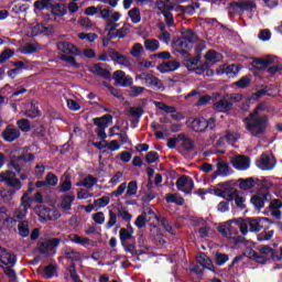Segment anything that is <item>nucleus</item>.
<instances>
[{"label":"nucleus","instance_id":"nucleus-1","mask_svg":"<svg viewBox=\"0 0 282 282\" xmlns=\"http://www.w3.org/2000/svg\"><path fill=\"white\" fill-rule=\"evenodd\" d=\"M242 100L243 95L241 94L225 95L221 99L214 102L213 108L218 113H228V111H232V105H235V102H241Z\"/></svg>","mask_w":282,"mask_h":282},{"label":"nucleus","instance_id":"nucleus-2","mask_svg":"<svg viewBox=\"0 0 282 282\" xmlns=\"http://www.w3.org/2000/svg\"><path fill=\"white\" fill-rule=\"evenodd\" d=\"M187 127L196 133H204L207 129H215L217 127V119L215 117H210L209 119L204 117L189 118L187 120Z\"/></svg>","mask_w":282,"mask_h":282},{"label":"nucleus","instance_id":"nucleus-3","mask_svg":"<svg viewBox=\"0 0 282 282\" xmlns=\"http://www.w3.org/2000/svg\"><path fill=\"white\" fill-rule=\"evenodd\" d=\"M197 41V34L192 30H186L183 36L175 42V47H178L183 56H188V51L193 50V45Z\"/></svg>","mask_w":282,"mask_h":282},{"label":"nucleus","instance_id":"nucleus-4","mask_svg":"<svg viewBox=\"0 0 282 282\" xmlns=\"http://www.w3.org/2000/svg\"><path fill=\"white\" fill-rule=\"evenodd\" d=\"M230 224H236L239 228L241 235L246 237L248 235V219L239 217L234 220H229L227 225L218 227V231L224 235V237H230Z\"/></svg>","mask_w":282,"mask_h":282},{"label":"nucleus","instance_id":"nucleus-5","mask_svg":"<svg viewBox=\"0 0 282 282\" xmlns=\"http://www.w3.org/2000/svg\"><path fill=\"white\" fill-rule=\"evenodd\" d=\"M143 216H145L147 221L151 224V226H155V221L159 224V226H162L166 232H170V235H175V230L173 229L172 226H170L169 220L166 218H160L153 212L151 208H147L145 212L143 213Z\"/></svg>","mask_w":282,"mask_h":282},{"label":"nucleus","instance_id":"nucleus-6","mask_svg":"<svg viewBox=\"0 0 282 282\" xmlns=\"http://www.w3.org/2000/svg\"><path fill=\"white\" fill-rule=\"evenodd\" d=\"M267 129L268 116L257 117L252 122L248 123V131L251 132V135H254V138H261Z\"/></svg>","mask_w":282,"mask_h":282},{"label":"nucleus","instance_id":"nucleus-7","mask_svg":"<svg viewBox=\"0 0 282 282\" xmlns=\"http://www.w3.org/2000/svg\"><path fill=\"white\" fill-rule=\"evenodd\" d=\"M249 69H257L258 72H265L270 65H274V56L268 55L265 57H248Z\"/></svg>","mask_w":282,"mask_h":282},{"label":"nucleus","instance_id":"nucleus-8","mask_svg":"<svg viewBox=\"0 0 282 282\" xmlns=\"http://www.w3.org/2000/svg\"><path fill=\"white\" fill-rule=\"evenodd\" d=\"M256 166L260 171H274L276 167V158L272 153L264 152L260 155L259 160L256 161Z\"/></svg>","mask_w":282,"mask_h":282},{"label":"nucleus","instance_id":"nucleus-9","mask_svg":"<svg viewBox=\"0 0 282 282\" xmlns=\"http://www.w3.org/2000/svg\"><path fill=\"white\" fill-rule=\"evenodd\" d=\"M61 245V239L52 238L37 243V250L41 254H56V248Z\"/></svg>","mask_w":282,"mask_h":282},{"label":"nucleus","instance_id":"nucleus-10","mask_svg":"<svg viewBox=\"0 0 282 282\" xmlns=\"http://www.w3.org/2000/svg\"><path fill=\"white\" fill-rule=\"evenodd\" d=\"M271 195L270 189H264L262 192H257L250 199L253 208L256 210H261L265 206V202H270Z\"/></svg>","mask_w":282,"mask_h":282},{"label":"nucleus","instance_id":"nucleus-11","mask_svg":"<svg viewBox=\"0 0 282 282\" xmlns=\"http://www.w3.org/2000/svg\"><path fill=\"white\" fill-rule=\"evenodd\" d=\"M268 180L265 177L259 178L254 176L248 177V191L249 193H261L268 189Z\"/></svg>","mask_w":282,"mask_h":282},{"label":"nucleus","instance_id":"nucleus-12","mask_svg":"<svg viewBox=\"0 0 282 282\" xmlns=\"http://www.w3.org/2000/svg\"><path fill=\"white\" fill-rule=\"evenodd\" d=\"M176 188L185 195H191L193 193V188H195V182L191 176L183 175L176 181Z\"/></svg>","mask_w":282,"mask_h":282},{"label":"nucleus","instance_id":"nucleus-13","mask_svg":"<svg viewBox=\"0 0 282 282\" xmlns=\"http://www.w3.org/2000/svg\"><path fill=\"white\" fill-rule=\"evenodd\" d=\"M0 182H6L8 186H11L12 188H15V191H21V187L23 186L21 184V181L17 178V174L12 171H7L0 174Z\"/></svg>","mask_w":282,"mask_h":282},{"label":"nucleus","instance_id":"nucleus-14","mask_svg":"<svg viewBox=\"0 0 282 282\" xmlns=\"http://www.w3.org/2000/svg\"><path fill=\"white\" fill-rule=\"evenodd\" d=\"M30 202L31 199L28 196V193H24L21 198V204L19 208L13 214L14 219H25V216L28 215V209L32 206Z\"/></svg>","mask_w":282,"mask_h":282},{"label":"nucleus","instance_id":"nucleus-15","mask_svg":"<svg viewBox=\"0 0 282 282\" xmlns=\"http://www.w3.org/2000/svg\"><path fill=\"white\" fill-rule=\"evenodd\" d=\"M61 218V212L57 209H47L42 208L39 214V219L41 224H45V221H56V219Z\"/></svg>","mask_w":282,"mask_h":282},{"label":"nucleus","instance_id":"nucleus-16","mask_svg":"<svg viewBox=\"0 0 282 282\" xmlns=\"http://www.w3.org/2000/svg\"><path fill=\"white\" fill-rule=\"evenodd\" d=\"M122 19V13L115 11L111 13L110 19L106 22V32H108L109 39H115L116 36V29L113 28V23H118V20Z\"/></svg>","mask_w":282,"mask_h":282},{"label":"nucleus","instance_id":"nucleus-17","mask_svg":"<svg viewBox=\"0 0 282 282\" xmlns=\"http://www.w3.org/2000/svg\"><path fill=\"white\" fill-rule=\"evenodd\" d=\"M112 78L119 87H129L133 85V78L127 77V74L123 70H116Z\"/></svg>","mask_w":282,"mask_h":282},{"label":"nucleus","instance_id":"nucleus-18","mask_svg":"<svg viewBox=\"0 0 282 282\" xmlns=\"http://www.w3.org/2000/svg\"><path fill=\"white\" fill-rule=\"evenodd\" d=\"M108 56L117 63L118 65H121V67H131V59L117 51L109 50L108 51Z\"/></svg>","mask_w":282,"mask_h":282},{"label":"nucleus","instance_id":"nucleus-19","mask_svg":"<svg viewBox=\"0 0 282 282\" xmlns=\"http://www.w3.org/2000/svg\"><path fill=\"white\" fill-rule=\"evenodd\" d=\"M221 186V191L220 193L216 192V195H218L219 197H224V199H227V202H232V199H235V197L237 196V188L223 183L220 184Z\"/></svg>","mask_w":282,"mask_h":282},{"label":"nucleus","instance_id":"nucleus-20","mask_svg":"<svg viewBox=\"0 0 282 282\" xmlns=\"http://www.w3.org/2000/svg\"><path fill=\"white\" fill-rule=\"evenodd\" d=\"M216 74L218 76H221L223 74H226L229 78H234L236 74H239V65L237 64H224L220 66L217 70Z\"/></svg>","mask_w":282,"mask_h":282},{"label":"nucleus","instance_id":"nucleus-21","mask_svg":"<svg viewBox=\"0 0 282 282\" xmlns=\"http://www.w3.org/2000/svg\"><path fill=\"white\" fill-rule=\"evenodd\" d=\"M15 264L17 256L8 250H2L0 254V268H3V265H9V268H13V265Z\"/></svg>","mask_w":282,"mask_h":282},{"label":"nucleus","instance_id":"nucleus-22","mask_svg":"<svg viewBox=\"0 0 282 282\" xmlns=\"http://www.w3.org/2000/svg\"><path fill=\"white\" fill-rule=\"evenodd\" d=\"M224 57L220 55L219 52L216 51H208L205 54V65L203 66V69H208V67H210V65H215V63H219V61H221Z\"/></svg>","mask_w":282,"mask_h":282},{"label":"nucleus","instance_id":"nucleus-23","mask_svg":"<svg viewBox=\"0 0 282 282\" xmlns=\"http://www.w3.org/2000/svg\"><path fill=\"white\" fill-rule=\"evenodd\" d=\"M231 166L237 171H247L248 169V158L245 155L238 154L230 159Z\"/></svg>","mask_w":282,"mask_h":282},{"label":"nucleus","instance_id":"nucleus-24","mask_svg":"<svg viewBox=\"0 0 282 282\" xmlns=\"http://www.w3.org/2000/svg\"><path fill=\"white\" fill-rule=\"evenodd\" d=\"M20 135L21 132L19 129L14 128V126L7 127L2 132V138L6 140V142H14V140H18Z\"/></svg>","mask_w":282,"mask_h":282},{"label":"nucleus","instance_id":"nucleus-25","mask_svg":"<svg viewBox=\"0 0 282 282\" xmlns=\"http://www.w3.org/2000/svg\"><path fill=\"white\" fill-rule=\"evenodd\" d=\"M260 254L269 259V261H281L279 258V251L272 249L270 246H263L259 249Z\"/></svg>","mask_w":282,"mask_h":282},{"label":"nucleus","instance_id":"nucleus-26","mask_svg":"<svg viewBox=\"0 0 282 282\" xmlns=\"http://www.w3.org/2000/svg\"><path fill=\"white\" fill-rule=\"evenodd\" d=\"M119 239H120L121 246H124V243L129 241H135V237H133V228L131 227L121 228L119 231Z\"/></svg>","mask_w":282,"mask_h":282},{"label":"nucleus","instance_id":"nucleus-27","mask_svg":"<svg viewBox=\"0 0 282 282\" xmlns=\"http://www.w3.org/2000/svg\"><path fill=\"white\" fill-rule=\"evenodd\" d=\"M69 241L72 243H78L79 246H83V248H89V246H94V241L87 237H80L76 234H70L68 236Z\"/></svg>","mask_w":282,"mask_h":282},{"label":"nucleus","instance_id":"nucleus-28","mask_svg":"<svg viewBox=\"0 0 282 282\" xmlns=\"http://www.w3.org/2000/svg\"><path fill=\"white\" fill-rule=\"evenodd\" d=\"M161 74H166L169 72H175L180 69V63L177 61L164 62L158 66Z\"/></svg>","mask_w":282,"mask_h":282},{"label":"nucleus","instance_id":"nucleus-29","mask_svg":"<svg viewBox=\"0 0 282 282\" xmlns=\"http://www.w3.org/2000/svg\"><path fill=\"white\" fill-rule=\"evenodd\" d=\"M197 263L202 265L203 268H206L207 270H210L212 272H215V267L213 265V260L206 256V253L200 252L196 257Z\"/></svg>","mask_w":282,"mask_h":282},{"label":"nucleus","instance_id":"nucleus-30","mask_svg":"<svg viewBox=\"0 0 282 282\" xmlns=\"http://www.w3.org/2000/svg\"><path fill=\"white\" fill-rule=\"evenodd\" d=\"M186 100H188V98H194V100H198L197 101V107H202L204 105H207V102H210V96H199V93L197 90H193L192 93L186 95Z\"/></svg>","mask_w":282,"mask_h":282},{"label":"nucleus","instance_id":"nucleus-31","mask_svg":"<svg viewBox=\"0 0 282 282\" xmlns=\"http://www.w3.org/2000/svg\"><path fill=\"white\" fill-rule=\"evenodd\" d=\"M57 50L63 52V54H78V47L69 42L57 43Z\"/></svg>","mask_w":282,"mask_h":282},{"label":"nucleus","instance_id":"nucleus-32","mask_svg":"<svg viewBox=\"0 0 282 282\" xmlns=\"http://www.w3.org/2000/svg\"><path fill=\"white\" fill-rule=\"evenodd\" d=\"M51 14H53V17H57L58 19L65 17V14H67V6H65V3L51 4Z\"/></svg>","mask_w":282,"mask_h":282},{"label":"nucleus","instance_id":"nucleus-33","mask_svg":"<svg viewBox=\"0 0 282 282\" xmlns=\"http://www.w3.org/2000/svg\"><path fill=\"white\" fill-rule=\"evenodd\" d=\"M111 122H113V117H111V115H105L101 118L94 119V124H96L98 129H107Z\"/></svg>","mask_w":282,"mask_h":282},{"label":"nucleus","instance_id":"nucleus-34","mask_svg":"<svg viewBox=\"0 0 282 282\" xmlns=\"http://www.w3.org/2000/svg\"><path fill=\"white\" fill-rule=\"evenodd\" d=\"M89 72H91V74H95L96 76H101L102 78H109V76H111L109 70L105 69V67L100 63L90 66Z\"/></svg>","mask_w":282,"mask_h":282},{"label":"nucleus","instance_id":"nucleus-35","mask_svg":"<svg viewBox=\"0 0 282 282\" xmlns=\"http://www.w3.org/2000/svg\"><path fill=\"white\" fill-rule=\"evenodd\" d=\"M63 254L65 259H69V261H80L83 259V254L69 247L64 248Z\"/></svg>","mask_w":282,"mask_h":282},{"label":"nucleus","instance_id":"nucleus-36","mask_svg":"<svg viewBox=\"0 0 282 282\" xmlns=\"http://www.w3.org/2000/svg\"><path fill=\"white\" fill-rule=\"evenodd\" d=\"M133 25L130 23H124L119 30L115 32V35L112 37L115 39H127L129 34H131V29Z\"/></svg>","mask_w":282,"mask_h":282},{"label":"nucleus","instance_id":"nucleus-37","mask_svg":"<svg viewBox=\"0 0 282 282\" xmlns=\"http://www.w3.org/2000/svg\"><path fill=\"white\" fill-rule=\"evenodd\" d=\"M249 259H253L256 263H261V265H265V263L270 261V258H267L265 256H262V253H258L252 249H249Z\"/></svg>","mask_w":282,"mask_h":282},{"label":"nucleus","instance_id":"nucleus-38","mask_svg":"<svg viewBox=\"0 0 282 282\" xmlns=\"http://www.w3.org/2000/svg\"><path fill=\"white\" fill-rule=\"evenodd\" d=\"M18 234L20 237H30V223L26 220H22L18 223Z\"/></svg>","mask_w":282,"mask_h":282},{"label":"nucleus","instance_id":"nucleus-39","mask_svg":"<svg viewBox=\"0 0 282 282\" xmlns=\"http://www.w3.org/2000/svg\"><path fill=\"white\" fill-rule=\"evenodd\" d=\"M74 199H76L74 195L63 196L59 205L62 210H72V204H74Z\"/></svg>","mask_w":282,"mask_h":282},{"label":"nucleus","instance_id":"nucleus-40","mask_svg":"<svg viewBox=\"0 0 282 282\" xmlns=\"http://www.w3.org/2000/svg\"><path fill=\"white\" fill-rule=\"evenodd\" d=\"M165 202L167 204H176L177 206H184V198L180 194H166Z\"/></svg>","mask_w":282,"mask_h":282},{"label":"nucleus","instance_id":"nucleus-41","mask_svg":"<svg viewBox=\"0 0 282 282\" xmlns=\"http://www.w3.org/2000/svg\"><path fill=\"white\" fill-rule=\"evenodd\" d=\"M15 193H17V191H14V189H1L0 198L2 199V202L4 204H10V202H12V199H14Z\"/></svg>","mask_w":282,"mask_h":282},{"label":"nucleus","instance_id":"nucleus-42","mask_svg":"<svg viewBox=\"0 0 282 282\" xmlns=\"http://www.w3.org/2000/svg\"><path fill=\"white\" fill-rule=\"evenodd\" d=\"M216 166L218 169V175H220L221 177H228V175L230 174V166H228V163L224 161H218Z\"/></svg>","mask_w":282,"mask_h":282},{"label":"nucleus","instance_id":"nucleus-43","mask_svg":"<svg viewBox=\"0 0 282 282\" xmlns=\"http://www.w3.org/2000/svg\"><path fill=\"white\" fill-rule=\"evenodd\" d=\"M144 47L148 52H158V50H160V42L158 40L148 39L144 41Z\"/></svg>","mask_w":282,"mask_h":282},{"label":"nucleus","instance_id":"nucleus-44","mask_svg":"<svg viewBox=\"0 0 282 282\" xmlns=\"http://www.w3.org/2000/svg\"><path fill=\"white\" fill-rule=\"evenodd\" d=\"M240 135L237 132H227L225 137H221L220 140H226L231 147H237L236 142L239 140Z\"/></svg>","mask_w":282,"mask_h":282},{"label":"nucleus","instance_id":"nucleus-45","mask_svg":"<svg viewBox=\"0 0 282 282\" xmlns=\"http://www.w3.org/2000/svg\"><path fill=\"white\" fill-rule=\"evenodd\" d=\"M98 184V178L88 175L86 176L80 184H77V186H84L85 188H94Z\"/></svg>","mask_w":282,"mask_h":282},{"label":"nucleus","instance_id":"nucleus-46","mask_svg":"<svg viewBox=\"0 0 282 282\" xmlns=\"http://www.w3.org/2000/svg\"><path fill=\"white\" fill-rule=\"evenodd\" d=\"M128 17L130 21H132V23L134 24L140 23V21H142V14L140 13V10L138 8H132L128 12Z\"/></svg>","mask_w":282,"mask_h":282},{"label":"nucleus","instance_id":"nucleus-47","mask_svg":"<svg viewBox=\"0 0 282 282\" xmlns=\"http://www.w3.org/2000/svg\"><path fill=\"white\" fill-rule=\"evenodd\" d=\"M130 54L133 58H140L144 54V46L140 43L133 44Z\"/></svg>","mask_w":282,"mask_h":282},{"label":"nucleus","instance_id":"nucleus-48","mask_svg":"<svg viewBox=\"0 0 282 282\" xmlns=\"http://www.w3.org/2000/svg\"><path fill=\"white\" fill-rule=\"evenodd\" d=\"M54 0H36L34 2V8L36 10H50L52 8Z\"/></svg>","mask_w":282,"mask_h":282},{"label":"nucleus","instance_id":"nucleus-49","mask_svg":"<svg viewBox=\"0 0 282 282\" xmlns=\"http://www.w3.org/2000/svg\"><path fill=\"white\" fill-rule=\"evenodd\" d=\"M274 56H273V64H271L270 66H268L267 69V74H270L271 76H274V74H279L280 72H282V64L279 62H274Z\"/></svg>","mask_w":282,"mask_h":282},{"label":"nucleus","instance_id":"nucleus-50","mask_svg":"<svg viewBox=\"0 0 282 282\" xmlns=\"http://www.w3.org/2000/svg\"><path fill=\"white\" fill-rule=\"evenodd\" d=\"M126 188H127L126 197H133V195L138 194V182L132 181V182L128 183Z\"/></svg>","mask_w":282,"mask_h":282},{"label":"nucleus","instance_id":"nucleus-51","mask_svg":"<svg viewBox=\"0 0 282 282\" xmlns=\"http://www.w3.org/2000/svg\"><path fill=\"white\" fill-rule=\"evenodd\" d=\"M111 198L109 196H102L94 200V206L96 208H106V206H109Z\"/></svg>","mask_w":282,"mask_h":282},{"label":"nucleus","instance_id":"nucleus-52","mask_svg":"<svg viewBox=\"0 0 282 282\" xmlns=\"http://www.w3.org/2000/svg\"><path fill=\"white\" fill-rule=\"evenodd\" d=\"M231 8L236 10V12H246L248 10V0H240L238 2L231 3Z\"/></svg>","mask_w":282,"mask_h":282},{"label":"nucleus","instance_id":"nucleus-53","mask_svg":"<svg viewBox=\"0 0 282 282\" xmlns=\"http://www.w3.org/2000/svg\"><path fill=\"white\" fill-rule=\"evenodd\" d=\"M22 113L26 116V118H37V116H41V111H39V108H36L34 104H30V108Z\"/></svg>","mask_w":282,"mask_h":282},{"label":"nucleus","instance_id":"nucleus-54","mask_svg":"<svg viewBox=\"0 0 282 282\" xmlns=\"http://www.w3.org/2000/svg\"><path fill=\"white\" fill-rule=\"evenodd\" d=\"M23 162H25V160H23L22 156H19L18 160H13L9 163V169H13V171L21 173Z\"/></svg>","mask_w":282,"mask_h":282},{"label":"nucleus","instance_id":"nucleus-55","mask_svg":"<svg viewBox=\"0 0 282 282\" xmlns=\"http://www.w3.org/2000/svg\"><path fill=\"white\" fill-rule=\"evenodd\" d=\"M59 193H67L72 191V180L69 177H66L64 181L59 183L58 186Z\"/></svg>","mask_w":282,"mask_h":282},{"label":"nucleus","instance_id":"nucleus-56","mask_svg":"<svg viewBox=\"0 0 282 282\" xmlns=\"http://www.w3.org/2000/svg\"><path fill=\"white\" fill-rule=\"evenodd\" d=\"M248 226L250 232H259V230H261V224H259L257 219L248 218Z\"/></svg>","mask_w":282,"mask_h":282},{"label":"nucleus","instance_id":"nucleus-57","mask_svg":"<svg viewBox=\"0 0 282 282\" xmlns=\"http://www.w3.org/2000/svg\"><path fill=\"white\" fill-rule=\"evenodd\" d=\"M77 36L82 41H88L89 43H94V41L98 39V35L96 33H78Z\"/></svg>","mask_w":282,"mask_h":282},{"label":"nucleus","instance_id":"nucleus-58","mask_svg":"<svg viewBox=\"0 0 282 282\" xmlns=\"http://www.w3.org/2000/svg\"><path fill=\"white\" fill-rule=\"evenodd\" d=\"M98 12H99L101 19H105L107 21H109V19H111V11L109 10V8L99 6Z\"/></svg>","mask_w":282,"mask_h":282},{"label":"nucleus","instance_id":"nucleus-59","mask_svg":"<svg viewBox=\"0 0 282 282\" xmlns=\"http://www.w3.org/2000/svg\"><path fill=\"white\" fill-rule=\"evenodd\" d=\"M124 191H127V182L121 183L117 189L111 192V197H120V195L124 194Z\"/></svg>","mask_w":282,"mask_h":282},{"label":"nucleus","instance_id":"nucleus-60","mask_svg":"<svg viewBox=\"0 0 282 282\" xmlns=\"http://www.w3.org/2000/svg\"><path fill=\"white\" fill-rule=\"evenodd\" d=\"M36 50V44L26 43L22 46L21 52L22 54H34Z\"/></svg>","mask_w":282,"mask_h":282},{"label":"nucleus","instance_id":"nucleus-61","mask_svg":"<svg viewBox=\"0 0 282 282\" xmlns=\"http://www.w3.org/2000/svg\"><path fill=\"white\" fill-rule=\"evenodd\" d=\"M58 184V176L54 173H48L46 175V185L47 186H56Z\"/></svg>","mask_w":282,"mask_h":282},{"label":"nucleus","instance_id":"nucleus-62","mask_svg":"<svg viewBox=\"0 0 282 282\" xmlns=\"http://www.w3.org/2000/svg\"><path fill=\"white\" fill-rule=\"evenodd\" d=\"M18 127L21 129V131L28 132L30 131V120L28 119H20L18 120Z\"/></svg>","mask_w":282,"mask_h":282},{"label":"nucleus","instance_id":"nucleus-63","mask_svg":"<svg viewBox=\"0 0 282 282\" xmlns=\"http://www.w3.org/2000/svg\"><path fill=\"white\" fill-rule=\"evenodd\" d=\"M93 221H95V224H98L99 226H102V224H105V213L98 212L94 214Z\"/></svg>","mask_w":282,"mask_h":282},{"label":"nucleus","instance_id":"nucleus-64","mask_svg":"<svg viewBox=\"0 0 282 282\" xmlns=\"http://www.w3.org/2000/svg\"><path fill=\"white\" fill-rule=\"evenodd\" d=\"M229 257L226 253H216V264L217 265H224V263H227Z\"/></svg>","mask_w":282,"mask_h":282}]
</instances>
